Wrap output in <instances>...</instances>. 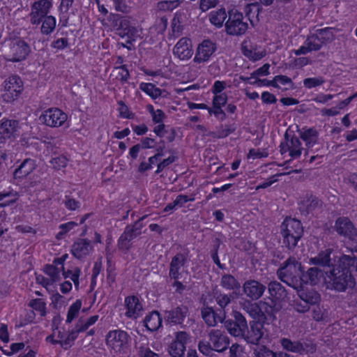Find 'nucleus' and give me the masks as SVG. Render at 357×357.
<instances>
[{
	"mask_svg": "<svg viewBox=\"0 0 357 357\" xmlns=\"http://www.w3.org/2000/svg\"><path fill=\"white\" fill-rule=\"evenodd\" d=\"M155 140L149 137H144L141 139V149H153L155 147Z\"/></svg>",
	"mask_w": 357,
	"mask_h": 357,
	"instance_id": "obj_63",
	"label": "nucleus"
},
{
	"mask_svg": "<svg viewBox=\"0 0 357 357\" xmlns=\"http://www.w3.org/2000/svg\"><path fill=\"white\" fill-rule=\"evenodd\" d=\"M296 289L298 290V296L305 303V305L303 306L299 304L296 305L295 307L298 312H305L309 308V304H316L320 301L319 294L312 289H308L307 286L305 285V287Z\"/></svg>",
	"mask_w": 357,
	"mask_h": 357,
	"instance_id": "obj_15",
	"label": "nucleus"
},
{
	"mask_svg": "<svg viewBox=\"0 0 357 357\" xmlns=\"http://www.w3.org/2000/svg\"><path fill=\"white\" fill-rule=\"evenodd\" d=\"M331 252L328 249L322 251L317 257L310 258L309 264L320 265L323 267H325L326 266L328 265L331 261Z\"/></svg>",
	"mask_w": 357,
	"mask_h": 357,
	"instance_id": "obj_35",
	"label": "nucleus"
},
{
	"mask_svg": "<svg viewBox=\"0 0 357 357\" xmlns=\"http://www.w3.org/2000/svg\"><path fill=\"white\" fill-rule=\"evenodd\" d=\"M183 265V257L182 255H176L174 257L171 262L169 275L174 279H178L179 269Z\"/></svg>",
	"mask_w": 357,
	"mask_h": 357,
	"instance_id": "obj_36",
	"label": "nucleus"
},
{
	"mask_svg": "<svg viewBox=\"0 0 357 357\" xmlns=\"http://www.w3.org/2000/svg\"><path fill=\"white\" fill-rule=\"evenodd\" d=\"M268 291L273 298L275 300L282 298L284 294V289L278 282H271L269 283Z\"/></svg>",
	"mask_w": 357,
	"mask_h": 357,
	"instance_id": "obj_42",
	"label": "nucleus"
},
{
	"mask_svg": "<svg viewBox=\"0 0 357 357\" xmlns=\"http://www.w3.org/2000/svg\"><path fill=\"white\" fill-rule=\"evenodd\" d=\"M144 326L151 331H155L158 329L162 324V319L158 312L153 311L145 317Z\"/></svg>",
	"mask_w": 357,
	"mask_h": 357,
	"instance_id": "obj_30",
	"label": "nucleus"
},
{
	"mask_svg": "<svg viewBox=\"0 0 357 357\" xmlns=\"http://www.w3.org/2000/svg\"><path fill=\"white\" fill-rule=\"evenodd\" d=\"M317 31L321 36V42L325 44L331 42L335 38V30L332 27L318 29Z\"/></svg>",
	"mask_w": 357,
	"mask_h": 357,
	"instance_id": "obj_43",
	"label": "nucleus"
},
{
	"mask_svg": "<svg viewBox=\"0 0 357 357\" xmlns=\"http://www.w3.org/2000/svg\"><path fill=\"white\" fill-rule=\"evenodd\" d=\"M334 261L337 259V265H335L330 275L324 280L327 289L338 291H344L348 288L355 286V281L352 278L349 267L354 264L355 258L349 255H334Z\"/></svg>",
	"mask_w": 357,
	"mask_h": 357,
	"instance_id": "obj_1",
	"label": "nucleus"
},
{
	"mask_svg": "<svg viewBox=\"0 0 357 357\" xmlns=\"http://www.w3.org/2000/svg\"><path fill=\"white\" fill-rule=\"evenodd\" d=\"M325 278L326 277H324L321 269L317 267L310 268L305 273L302 272L301 277V286L299 288H302L305 285L325 284L324 281Z\"/></svg>",
	"mask_w": 357,
	"mask_h": 357,
	"instance_id": "obj_16",
	"label": "nucleus"
},
{
	"mask_svg": "<svg viewBox=\"0 0 357 357\" xmlns=\"http://www.w3.org/2000/svg\"><path fill=\"white\" fill-rule=\"evenodd\" d=\"M324 82V79L321 77H309L303 80V85L307 89H312L321 85Z\"/></svg>",
	"mask_w": 357,
	"mask_h": 357,
	"instance_id": "obj_50",
	"label": "nucleus"
},
{
	"mask_svg": "<svg viewBox=\"0 0 357 357\" xmlns=\"http://www.w3.org/2000/svg\"><path fill=\"white\" fill-rule=\"evenodd\" d=\"M216 49V45L212 40L208 39L202 40L197 46L193 59L194 62L204 63L209 61L214 55Z\"/></svg>",
	"mask_w": 357,
	"mask_h": 357,
	"instance_id": "obj_10",
	"label": "nucleus"
},
{
	"mask_svg": "<svg viewBox=\"0 0 357 357\" xmlns=\"http://www.w3.org/2000/svg\"><path fill=\"white\" fill-rule=\"evenodd\" d=\"M245 353L243 352L241 346L237 344H234L230 348V357H244Z\"/></svg>",
	"mask_w": 357,
	"mask_h": 357,
	"instance_id": "obj_57",
	"label": "nucleus"
},
{
	"mask_svg": "<svg viewBox=\"0 0 357 357\" xmlns=\"http://www.w3.org/2000/svg\"><path fill=\"white\" fill-rule=\"evenodd\" d=\"M105 341L109 353L115 357H121L128 354L131 339L126 331L114 329L107 333Z\"/></svg>",
	"mask_w": 357,
	"mask_h": 357,
	"instance_id": "obj_2",
	"label": "nucleus"
},
{
	"mask_svg": "<svg viewBox=\"0 0 357 357\" xmlns=\"http://www.w3.org/2000/svg\"><path fill=\"white\" fill-rule=\"evenodd\" d=\"M228 17V12L223 7L213 10L208 14V22L216 29H221L225 26Z\"/></svg>",
	"mask_w": 357,
	"mask_h": 357,
	"instance_id": "obj_24",
	"label": "nucleus"
},
{
	"mask_svg": "<svg viewBox=\"0 0 357 357\" xmlns=\"http://www.w3.org/2000/svg\"><path fill=\"white\" fill-rule=\"evenodd\" d=\"M242 52L245 56L252 61H259L266 54L265 47L257 44H243Z\"/></svg>",
	"mask_w": 357,
	"mask_h": 357,
	"instance_id": "obj_21",
	"label": "nucleus"
},
{
	"mask_svg": "<svg viewBox=\"0 0 357 357\" xmlns=\"http://www.w3.org/2000/svg\"><path fill=\"white\" fill-rule=\"evenodd\" d=\"M255 7V5L253 3L249 4L246 8V15L248 17V20H250V23L254 25L256 22L258 21V14H259V9L257 8L256 10L254 13V15H252L251 13L252 10V8Z\"/></svg>",
	"mask_w": 357,
	"mask_h": 357,
	"instance_id": "obj_54",
	"label": "nucleus"
},
{
	"mask_svg": "<svg viewBox=\"0 0 357 357\" xmlns=\"http://www.w3.org/2000/svg\"><path fill=\"white\" fill-rule=\"evenodd\" d=\"M202 315L203 319L208 326H214L218 321H222L220 318L215 317L214 311L211 307H204L202 310Z\"/></svg>",
	"mask_w": 357,
	"mask_h": 357,
	"instance_id": "obj_39",
	"label": "nucleus"
},
{
	"mask_svg": "<svg viewBox=\"0 0 357 357\" xmlns=\"http://www.w3.org/2000/svg\"><path fill=\"white\" fill-rule=\"evenodd\" d=\"M181 3L180 0L162 1L157 3V9L161 11H172Z\"/></svg>",
	"mask_w": 357,
	"mask_h": 357,
	"instance_id": "obj_44",
	"label": "nucleus"
},
{
	"mask_svg": "<svg viewBox=\"0 0 357 357\" xmlns=\"http://www.w3.org/2000/svg\"><path fill=\"white\" fill-rule=\"evenodd\" d=\"M63 266L56 265L54 263L52 265L46 266L45 268V272L50 276L52 282L59 281L61 278V275H63Z\"/></svg>",
	"mask_w": 357,
	"mask_h": 357,
	"instance_id": "obj_34",
	"label": "nucleus"
},
{
	"mask_svg": "<svg viewBox=\"0 0 357 357\" xmlns=\"http://www.w3.org/2000/svg\"><path fill=\"white\" fill-rule=\"evenodd\" d=\"M280 344L283 349L293 353L301 354L304 351L303 344L299 341H292L289 338H282Z\"/></svg>",
	"mask_w": 357,
	"mask_h": 357,
	"instance_id": "obj_33",
	"label": "nucleus"
},
{
	"mask_svg": "<svg viewBox=\"0 0 357 357\" xmlns=\"http://www.w3.org/2000/svg\"><path fill=\"white\" fill-rule=\"evenodd\" d=\"M264 327L260 322L250 324V330L248 331L245 337L248 342L257 344L264 335Z\"/></svg>",
	"mask_w": 357,
	"mask_h": 357,
	"instance_id": "obj_27",
	"label": "nucleus"
},
{
	"mask_svg": "<svg viewBox=\"0 0 357 357\" xmlns=\"http://www.w3.org/2000/svg\"><path fill=\"white\" fill-rule=\"evenodd\" d=\"M303 228L301 222L295 218H286L281 225L283 243L289 248H294L303 236Z\"/></svg>",
	"mask_w": 357,
	"mask_h": 357,
	"instance_id": "obj_3",
	"label": "nucleus"
},
{
	"mask_svg": "<svg viewBox=\"0 0 357 357\" xmlns=\"http://www.w3.org/2000/svg\"><path fill=\"white\" fill-rule=\"evenodd\" d=\"M77 335L78 333L75 328L68 333H63L59 330L55 329L51 335L47 337L46 340L53 344L59 343L64 349H68L72 346Z\"/></svg>",
	"mask_w": 357,
	"mask_h": 357,
	"instance_id": "obj_13",
	"label": "nucleus"
},
{
	"mask_svg": "<svg viewBox=\"0 0 357 357\" xmlns=\"http://www.w3.org/2000/svg\"><path fill=\"white\" fill-rule=\"evenodd\" d=\"M208 111L210 114H213L215 116L220 119L221 120L225 119V114L223 110L222 109V107L213 105L212 108L208 107Z\"/></svg>",
	"mask_w": 357,
	"mask_h": 357,
	"instance_id": "obj_58",
	"label": "nucleus"
},
{
	"mask_svg": "<svg viewBox=\"0 0 357 357\" xmlns=\"http://www.w3.org/2000/svg\"><path fill=\"white\" fill-rule=\"evenodd\" d=\"M56 26V19L53 16H47L43 22L41 31L43 33L48 34L51 33Z\"/></svg>",
	"mask_w": 357,
	"mask_h": 357,
	"instance_id": "obj_45",
	"label": "nucleus"
},
{
	"mask_svg": "<svg viewBox=\"0 0 357 357\" xmlns=\"http://www.w3.org/2000/svg\"><path fill=\"white\" fill-rule=\"evenodd\" d=\"M140 33H141V31L137 29H135V28H131L128 30V33H127V37H128V40L127 42L128 43H132V42L135 41L137 38H139L140 36Z\"/></svg>",
	"mask_w": 357,
	"mask_h": 357,
	"instance_id": "obj_60",
	"label": "nucleus"
},
{
	"mask_svg": "<svg viewBox=\"0 0 357 357\" xmlns=\"http://www.w3.org/2000/svg\"><path fill=\"white\" fill-rule=\"evenodd\" d=\"M173 54L180 60L190 59L193 54L191 40L185 37L181 38L174 47Z\"/></svg>",
	"mask_w": 357,
	"mask_h": 357,
	"instance_id": "obj_19",
	"label": "nucleus"
},
{
	"mask_svg": "<svg viewBox=\"0 0 357 357\" xmlns=\"http://www.w3.org/2000/svg\"><path fill=\"white\" fill-rule=\"evenodd\" d=\"M52 6V0H39L33 3L30 13V21L33 24H39Z\"/></svg>",
	"mask_w": 357,
	"mask_h": 357,
	"instance_id": "obj_11",
	"label": "nucleus"
},
{
	"mask_svg": "<svg viewBox=\"0 0 357 357\" xmlns=\"http://www.w3.org/2000/svg\"><path fill=\"white\" fill-rule=\"evenodd\" d=\"M117 79L126 81L129 77L128 70L124 66L116 67L113 70Z\"/></svg>",
	"mask_w": 357,
	"mask_h": 357,
	"instance_id": "obj_53",
	"label": "nucleus"
},
{
	"mask_svg": "<svg viewBox=\"0 0 357 357\" xmlns=\"http://www.w3.org/2000/svg\"><path fill=\"white\" fill-rule=\"evenodd\" d=\"M186 309L176 307L165 313V319L167 321L173 324H180L186 314Z\"/></svg>",
	"mask_w": 357,
	"mask_h": 357,
	"instance_id": "obj_32",
	"label": "nucleus"
},
{
	"mask_svg": "<svg viewBox=\"0 0 357 357\" xmlns=\"http://www.w3.org/2000/svg\"><path fill=\"white\" fill-rule=\"evenodd\" d=\"M228 19L225 22L226 33L230 36L243 35L248 29L243 14L236 8H231L228 11Z\"/></svg>",
	"mask_w": 357,
	"mask_h": 357,
	"instance_id": "obj_7",
	"label": "nucleus"
},
{
	"mask_svg": "<svg viewBox=\"0 0 357 357\" xmlns=\"http://www.w3.org/2000/svg\"><path fill=\"white\" fill-rule=\"evenodd\" d=\"M30 52L29 46L23 40H16L10 46L7 59L13 62L24 60Z\"/></svg>",
	"mask_w": 357,
	"mask_h": 357,
	"instance_id": "obj_12",
	"label": "nucleus"
},
{
	"mask_svg": "<svg viewBox=\"0 0 357 357\" xmlns=\"http://www.w3.org/2000/svg\"><path fill=\"white\" fill-rule=\"evenodd\" d=\"M210 344L213 350L220 352L226 349L229 344L227 337L220 331H213L210 335Z\"/></svg>",
	"mask_w": 357,
	"mask_h": 357,
	"instance_id": "obj_25",
	"label": "nucleus"
},
{
	"mask_svg": "<svg viewBox=\"0 0 357 357\" xmlns=\"http://www.w3.org/2000/svg\"><path fill=\"white\" fill-rule=\"evenodd\" d=\"M227 100V96L225 93L215 94L213 100V105L216 106H224Z\"/></svg>",
	"mask_w": 357,
	"mask_h": 357,
	"instance_id": "obj_59",
	"label": "nucleus"
},
{
	"mask_svg": "<svg viewBox=\"0 0 357 357\" xmlns=\"http://www.w3.org/2000/svg\"><path fill=\"white\" fill-rule=\"evenodd\" d=\"M36 162L32 159L25 160L20 166L15 169L14 176L15 178H24L30 174L36 168Z\"/></svg>",
	"mask_w": 357,
	"mask_h": 357,
	"instance_id": "obj_28",
	"label": "nucleus"
},
{
	"mask_svg": "<svg viewBox=\"0 0 357 357\" xmlns=\"http://www.w3.org/2000/svg\"><path fill=\"white\" fill-rule=\"evenodd\" d=\"M93 248L89 241L79 240L74 243L72 247V253L77 258H82L89 255Z\"/></svg>",
	"mask_w": 357,
	"mask_h": 357,
	"instance_id": "obj_26",
	"label": "nucleus"
},
{
	"mask_svg": "<svg viewBox=\"0 0 357 357\" xmlns=\"http://www.w3.org/2000/svg\"><path fill=\"white\" fill-rule=\"evenodd\" d=\"M278 274L282 282L294 289H298L301 286V266L295 259H289L285 264L278 270Z\"/></svg>",
	"mask_w": 357,
	"mask_h": 357,
	"instance_id": "obj_4",
	"label": "nucleus"
},
{
	"mask_svg": "<svg viewBox=\"0 0 357 357\" xmlns=\"http://www.w3.org/2000/svg\"><path fill=\"white\" fill-rule=\"evenodd\" d=\"M0 90L2 100L12 102L19 98L23 91L22 80L17 75H10L3 82Z\"/></svg>",
	"mask_w": 357,
	"mask_h": 357,
	"instance_id": "obj_5",
	"label": "nucleus"
},
{
	"mask_svg": "<svg viewBox=\"0 0 357 357\" xmlns=\"http://www.w3.org/2000/svg\"><path fill=\"white\" fill-rule=\"evenodd\" d=\"M301 142L298 138L293 137L291 139H287L280 144V152L284 154L289 152V155L292 158H298L301 154Z\"/></svg>",
	"mask_w": 357,
	"mask_h": 357,
	"instance_id": "obj_22",
	"label": "nucleus"
},
{
	"mask_svg": "<svg viewBox=\"0 0 357 357\" xmlns=\"http://www.w3.org/2000/svg\"><path fill=\"white\" fill-rule=\"evenodd\" d=\"M139 89L153 99L162 96V91L151 83L142 82L139 84Z\"/></svg>",
	"mask_w": 357,
	"mask_h": 357,
	"instance_id": "obj_37",
	"label": "nucleus"
},
{
	"mask_svg": "<svg viewBox=\"0 0 357 357\" xmlns=\"http://www.w3.org/2000/svg\"><path fill=\"white\" fill-rule=\"evenodd\" d=\"M68 114L57 107L43 110L38 117L40 123L50 128H59L68 121Z\"/></svg>",
	"mask_w": 357,
	"mask_h": 357,
	"instance_id": "obj_8",
	"label": "nucleus"
},
{
	"mask_svg": "<svg viewBox=\"0 0 357 357\" xmlns=\"http://www.w3.org/2000/svg\"><path fill=\"white\" fill-rule=\"evenodd\" d=\"M29 305L35 310L38 311L41 316H44L46 313L45 303L43 300L38 298L32 300Z\"/></svg>",
	"mask_w": 357,
	"mask_h": 357,
	"instance_id": "obj_49",
	"label": "nucleus"
},
{
	"mask_svg": "<svg viewBox=\"0 0 357 357\" xmlns=\"http://www.w3.org/2000/svg\"><path fill=\"white\" fill-rule=\"evenodd\" d=\"M217 303L220 307H225L229 303L230 299L226 294H220L215 296Z\"/></svg>",
	"mask_w": 357,
	"mask_h": 357,
	"instance_id": "obj_64",
	"label": "nucleus"
},
{
	"mask_svg": "<svg viewBox=\"0 0 357 357\" xmlns=\"http://www.w3.org/2000/svg\"><path fill=\"white\" fill-rule=\"evenodd\" d=\"M125 314L131 319H137L142 314L143 307L139 298L135 296H128L125 298Z\"/></svg>",
	"mask_w": 357,
	"mask_h": 357,
	"instance_id": "obj_20",
	"label": "nucleus"
},
{
	"mask_svg": "<svg viewBox=\"0 0 357 357\" xmlns=\"http://www.w3.org/2000/svg\"><path fill=\"white\" fill-rule=\"evenodd\" d=\"M266 287L257 280H248L243 284L245 295L252 300L259 298L264 294Z\"/></svg>",
	"mask_w": 357,
	"mask_h": 357,
	"instance_id": "obj_23",
	"label": "nucleus"
},
{
	"mask_svg": "<svg viewBox=\"0 0 357 357\" xmlns=\"http://www.w3.org/2000/svg\"><path fill=\"white\" fill-rule=\"evenodd\" d=\"M235 322L227 321L225 326L228 332L234 337L244 335L245 330L247 328V323L243 316L236 311L233 312Z\"/></svg>",
	"mask_w": 357,
	"mask_h": 357,
	"instance_id": "obj_17",
	"label": "nucleus"
},
{
	"mask_svg": "<svg viewBox=\"0 0 357 357\" xmlns=\"http://www.w3.org/2000/svg\"><path fill=\"white\" fill-rule=\"evenodd\" d=\"M174 160L175 157L174 155H170L168 158L164 159L162 161L160 162L157 165L156 173L160 172L164 168L172 164Z\"/></svg>",
	"mask_w": 357,
	"mask_h": 357,
	"instance_id": "obj_61",
	"label": "nucleus"
},
{
	"mask_svg": "<svg viewBox=\"0 0 357 357\" xmlns=\"http://www.w3.org/2000/svg\"><path fill=\"white\" fill-rule=\"evenodd\" d=\"M256 357H273L274 352L265 347H258L255 350Z\"/></svg>",
	"mask_w": 357,
	"mask_h": 357,
	"instance_id": "obj_56",
	"label": "nucleus"
},
{
	"mask_svg": "<svg viewBox=\"0 0 357 357\" xmlns=\"http://www.w3.org/2000/svg\"><path fill=\"white\" fill-rule=\"evenodd\" d=\"M99 316L93 315L86 319H79L75 326V329L79 333L80 332H84L86 331L91 326L93 325L98 320Z\"/></svg>",
	"mask_w": 357,
	"mask_h": 357,
	"instance_id": "obj_38",
	"label": "nucleus"
},
{
	"mask_svg": "<svg viewBox=\"0 0 357 357\" xmlns=\"http://www.w3.org/2000/svg\"><path fill=\"white\" fill-rule=\"evenodd\" d=\"M269 68L270 65L268 63H265L261 68L256 70L251 74V76L249 77L243 78L244 81L250 80L255 78H257L259 76H266L269 74Z\"/></svg>",
	"mask_w": 357,
	"mask_h": 357,
	"instance_id": "obj_48",
	"label": "nucleus"
},
{
	"mask_svg": "<svg viewBox=\"0 0 357 357\" xmlns=\"http://www.w3.org/2000/svg\"><path fill=\"white\" fill-rule=\"evenodd\" d=\"M246 311L255 319L259 321L266 319V316H272L274 319L275 317L273 314V308L264 302H260L259 304H250L248 307H244Z\"/></svg>",
	"mask_w": 357,
	"mask_h": 357,
	"instance_id": "obj_18",
	"label": "nucleus"
},
{
	"mask_svg": "<svg viewBox=\"0 0 357 357\" xmlns=\"http://www.w3.org/2000/svg\"><path fill=\"white\" fill-rule=\"evenodd\" d=\"M52 303L56 306H61L65 303V298L58 292L52 294L50 298Z\"/></svg>",
	"mask_w": 357,
	"mask_h": 357,
	"instance_id": "obj_62",
	"label": "nucleus"
},
{
	"mask_svg": "<svg viewBox=\"0 0 357 357\" xmlns=\"http://www.w3.org/2000/svg\"><path fill=\"white\" fill-rule=\"evenodd\" d=\"M139 357H159V355L152 351L149 347L144 345L137 347Z\"/></svg>",
	"mask_w": 357,
	"mask_h": 357,
	"instance_id": "obj_55",
	"label": "nucleus"
},
{
	"mask_svg": "<svg viewBox=\"0 0 357 357\" xmlns=\"http://www.w3.org/2000/svg\"><path fill=\"white\" fill-rule=\"evenodd\" d=\"M337 232L345 239L344 243L348 250L357 252V235L353 225L347 218H339L335 223Z\"/></svg>",
	"mask_w": 357,
	"mask_h": 357,
	"instance_id": "obj_6",
	"label": "nucleus"
},
{
	"mask_svg": "<svg viewBox=\"0 0 357 357\" xmlns=\"http://www.w3.org/2000/svg\"><path fill=\"white\" fill-rule=\"evenodd\" d=\"M85 312V309L82 308V301L81 299H77L73 303H71L66 313V322L70 324L78 317L80 311Z\"/></svg>",
	"mask_w": 357,
	"mask_h": 357,
	"instance_id": "obj_29",
	"label": "nucleus"
},
{
	"mask_svg": "<svg viewBox=\"0 0 357 357\" xmlns=\"http://www.w3.org/2000/svg\"><path fill=\"white\" fill-rule=\"evenodd\" d=\"M189 335L185 332H178L175 340L169 344L168 352L172 357H182L185 351V346L190 342Z\"/></svg>",
	"mask_w": 357,
	"mask_h": 357,
	"instance_id": "obj_14",
	"label": "nucleus"
},
{
	"mask_svg": "<svg viewBox=\"0 0 357 357\" xmlns=\"http://www.w3.org/2000/svg\"><path fill=\"white\" fill-rule=\"evenodd\" d=\"M220 2V0H200L199 9L206 12L211 8H215Z\"/></svg>",
	"mask_w": 357,
	"mask_h": 357,
	"instance_id": "obj_51",
	"label": "nucleus"
},
{
	"mask_svg": "<svg viewBox=\"0 0 357 357\" xmlns=\"http://www.w3.org/2000/svg\"><path fill=\"white\" fill-rule=\"evenodd\" d=\"M221 284L223 287L227 289H234L240 287L236 280L230 275H224L222 278Z\"/></svg>",
	"mask_w": 357,
	"mask_h": 357,
	"instance_id": "obj_46",
	"label": "nucleus"
},
{
	"mask_svg": "<svg viewBox=\"0 0 357 357\" xmlns=\"http://www.w3.org/2000/svg\"><path fill=\"white\" fill-rule=\"evenodd\" d=\"M301 137L307 147L313 146L317 142V134L316 130L313 129L304 130L302 132Z\"/></svg>",
	"mask_w": 357,
	"mask_h": 357,
	"instance_id": "obj_41",
	"label": "nucleus"
},
{
	"mask_svg": "<svg viewBox=\"0 0 357 357\" xmlns=\"http://www.w3.org/2000/svg\"><path fill=\"white\" fill-rule=\"evenodd\" d=\"M50 162L54 168L61 169L66 166L68 160L65 156L59 155L53 158Z\"/></svg>",
	"mask_w": 357,
	"mask_h": 357,
	"instance_id": "obj_52",
	"label": "nucleus"
},
{
	"mask_svg": "<svg viewBox=\"0 0 357 357\" xmlns=\"http://www.w3.org/2000/svg\"><path fill=\"white\" fill-rule=\"evenodd\" d=\"M24 124L15 119L3 118L0 120V139H15L22 133Z\"/></svg>",
	"mask_w": 357,
	"mask_h": 357,
	"instance_id": "obj_9",
	"label": "nucleus"
},
{
	"mask_svg": "<svg viewBox=\"0 0 357 357\" xmlns=\"http://www.w3.org/2000/svg\"><path fill=\"white\" fill-rule=\"evenodd\" d=\"M292 84V82L290 78L285 75H278L275 76L273 80L270 81L267 85H271L276 88H284L290 86Z\"/></svg>",
	"mask_w": 357,
	"mask_h": 357,
	"instance_id": "obj_40",
	"label": "nucleus"
},
{
	"mask_svg": "<svg viewBox=\"0 0 357 357\" xmlns=\"http://www.w3.org/2000/svg\"><path fill=\"white\" fill-rule=\"evenodd\" d=\"M18 193L13 189H7L0 192V207H6L16 202Z\"/></svg>",
	"mask_w": 357,
	"mask_h": 357,
	"instance_id": "obj_31",
	"label": "nucleus"
},
{
	"mask_svg": "<svg viewBox=\"0 0 357 357\" xmlns=\"http://www.w3.org/2000/svg\"><path fill=\"white\" fill-rule=\"evenodd\" d=\"M80 275V270L78 268H75L73 270H68L63 272L64 278H70L74 283L75 288L79 287V278Z\"/></svg>",
	"mask_w": 357,
	"mask_h": 357,
	"instance_id": "obj_47",
	"label": "nucleus"
}]
</instances>
